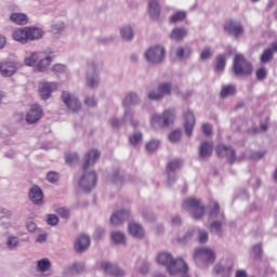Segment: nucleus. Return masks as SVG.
<instances>
[{"instance_id":"obj_1","label":"nucleus","mask_w":277,"mask_h":277,"mask_svg":"<svg viewBox=\"0 0 277 277\" xmlns=\"http://www.w3.org/2000/svg\"><path fill=\"white\" fill-rule=\"evenodd\" d=\"M157 261L159 265H163L164 267H167V272L171 276H174L181 272L185 274V272L189 269V267L187 266V263H185L183 259L174 260V258L172 256V253L170 252L159 253L157 256Z\"/></svg>"},{"instance_id":"obj_2","label":"nucleus","mask_w":277,"mask_h":277,"mask_svg":"<svg viewBox=\"0 0 277 277\" xmlns=\"http://www.w3.org/2000/svg\"><path fill=\"white\" fill-rule=\"evenodd\" d=\"M42 36H44V32L42 29L37 27L17 28L12 34L13 40H15V42H19V44H27V42L40 40Z\"/></svg>"},{"instance_id":"obj_3","label":"nucleus","mask_w":277,"mask_h":277,"mask_svg":"<svg viewBox=\"0 0 277 277\" xmlns=\"http://www.w3.org/2000/svg\"><path fill=\"white\" fill-rule=\"evenodd\" d=\"M233 71L237 77L252 75V64L241 54H236L234 57Z\"/></svg>"},{"instance_id":"obj_4","label":"nucleus","mask_w":277,"mask_h":277,"mask_svg":"<svg viewBox=\"0 0 277 277\" xmlns=\"http://www.w3.org/2000/svg\"><path fill=\"white\" fill-rule=\"evenodd\" d=\"M126 122H130L133 129H137L140 127V121L135 119V110H133L132 108H127L124 110L122 119H110V127L113 129H120V127H122V124H126Z\"/></svg>"},{"instance_id":"obj_5","label":"nucleus","mask_w":277,"mask_h":277,"mask_svg":"<svg viewBox=\"0 0 277 277\" xmlns=\"http://www.w3.org/2000/svg\"><path fill=\"white\" fill-rule=\"evenodd\" d=\"M182 207L185 211H193L194 220H202L205 216V206L200 202V199L188 198L184 200Z\"/></svg>"},{"instance_id":"obj_6","label":"nucleus","mask_w":277,"mask_h":277,"mask_svg":"<svg viewBox=\"0 0 277 277\" xmlns=\"http://www.w3.org/2000/svg\"><path fill=\"white\" fill-rule=\"evenodd\" d=\"M176 118V111L174 109H168L163 113L162 117L159 115H154L151 117V126L157 129L159 127H170Z\"/></svg>"},{"instance_id":"obj_7","label":"nucleus","mask_w":277,"mask_h":277,"mask_svg":"<svg viewBox=\"0 0 277 277\" xmlns=\"http://www.w3.org/2000/svg\"><path fill=\"white\" fill-rule=\"evenodd\" d=\"M144 55L148 64H161L166 57V48L161 45L151 47Z\"/></svg>"},{"instance_id":"obj_8","label":"nucleus","mask_w":277,"mask_h":277,"mask_svg":"<svg viewBox=\"0 0 277 277\" xmlns=\"http://www.w3.org/2000/svg\"><path fill=\"white\" fill-rule=\"evenodd\" d=\"M172 94V84L168 82L160 83L157 89L147 93L149 101H161L164 96Z\"/></svg>"},{"instance_id":"obj_9","label":"nucleus","mask_w":277,"mask_h":277,"mask_svg":"<svg viewBox=\"0 0 277 277\" xmlns=\"http://www.w3.org/2000/svg\"><path fill=\"white\" fill-rule=\"evenodd\" d=\"M96 181H98V176L96 175V171L84 170L83 175L79 181V186L83 192H90L96 187Z\"/></svg>"},{"instance_id":"obj_10","label":"nucleus","mask_w":277,"mask_h":277,"mask_svg":"<svg viewBox=\"0 0 277 277\" xmlns=\"http://www.w3.org/2000/svg\"><path fill=\"white\" fill-rule=\"evenodd\" d=\"M194 259L196 263H215V252L209 248H199L195 250Z\"/></svg>"},{"instance_id":"obj_11","label":"nucleus","mask_w":277,"mask_h":277,"mask_svg":"<svg viewBox=\"0 0 277 277\" xmlns=\"http://www.w3.org/2000/svg\"><path fill=\"white\" fill-rule=\"evenodd\" d=\"M100 83L101 78H98V71H96V63H90L87 70V88L96 90Z\"/></svg>"},{"instance_id":"obj_12","label":"nucleus","mask_w":277,"mask_h":277,"mask_svg":"<svg viewBox=\"0 0 277 277\" xmlns=\"http://www.w3.org/2000/svg\"><path fill=\"white\" fill-rule=\"evenodd\" d=\"M92 240L87 234L79 235L74 243V250L77 254H83V252H88L90 250V246Z\"/></svg>"},{"instance_id":"obj_13","label":"nucleus","mask_w":277,"mask_h":277,"mask_svg":"<svg viewBox=\"0 0 277 277\" xmlns=\"http://www.w3.org/2000/svg\"><path fill=\"white\" fill-rule=\"evenodd\" d=\"M181 166H183V161L179 159H174L167 164L168 185H174L176 182V171L181 170Z\"/></svg>"},{"instance_id":"obj_14","label":"nucleus","mask_w":277,"mask_h":277,"mask_svg":"<svg viewBox=\"0 0 277 277\" xmlns=\"http://www.w3.org/2000/svg\"><path fill=\"white\" fill-rule=\"evenodd\" d=\"M216 155L217 157H221V158L226 157L228 163H235V161L237 160L235 149L226 145H219L216 147Z\"/></svg>"},{"instance_id":"obj_15","label":"nucleus","mask_w":277,"mask_h":277,"mask_svg":"<svg viewBox=\"0 0 277 277\" xmlns=\"http://www.w3.org/2000/svg\"><path fill=\"white\" fill-rule=\"evenodd\" d=\"M101 159V151L98 149H90L84 155V162L82 164L83 170H88L89 168H92Z\"/></svg>"},{"instance_id":"obj_16","label":"nucleus","mask_w":277,"mask_h":277,"mask_svg":"<svg viewBox=\"0 0 277 277\" xmlns=\"http://www.w3.org/2000/svg\"><path fill=\"white\" fill-rule=\"evenodd\" d=\"M57 90V83L55 82H42L39 88V95L43 101L51 98V94Z\"/></svg>"},{"instance_id":"obj_17","label":"nucleus","mask_w":277,"mask_h":277,"mask_svg":"<svg viewBox=\"0 0 277 277\" xmlns=\"http://www.w3.org/2000/svg\"><path fill=\"white\" fill-rule=\"evenodd\" d=\"M224 29L235 38H239V36H242L243 34V25H241V23L239 22H233V21L226 22Z\"/></svg>"},{"instance_id":"obj_18","label":"nucleus","mask_w":277,"mask_h":277,"mask_svg":"<svg viewBox=\"0 0 277 277\" xmlns=\"http://www.w3.org/2000/svg\"><path fill=\"white\" fill-rule=\"evenodd\" d=\"M40 118H42V107H40L38 104H34L26 115V121L29 124H34L35 122H38Z\"/></svg>"},{"instance_id":"obj_19","label":"nucleus","mask_w":277,"mask_h":277,"mask_svg":"<svg viewBox=\"0 0 277 277\" xmlns=\"http://www.w3.org/2000/svg\"><path fill=\"white\" fill-rule=\"evenodd\" d=\"M101 267L103 272L108 274L109 276H115V277H123L124 276V271L119 268L116 265H113L109 262H102Z\"/></svg>"},{"instance_id":"obj_20","label":"nucleus","mask_w":277,"mask_h":277,"mask_svg":"<svg viewBox=\"0 0 277 277\" xmlns=\"http://www.w3.org/2000/svg\"><path fill=\"white\" fill-rule=\"evenodd\" d=\"M130 213L131 212L129 210H120V211L115 212L110 216V224H113V226H120V224H122L123 222H127V220H129Z\"/></svg>"},{"instance_id":"obj_21","label":"nucleus","mask_w":277,"mask_h":277,"mask_svg":"<svg viewBox=\"0 0 277 277\" xmlns=\"http://www.w3.org/2000/svg\"><path fill=\"white\" fill-rule=\"evenodd\" d=\"M184 120H185V133L188 137H192L194 127L196 126V117L194 116V113H192L190 110H187L184 114Z\"/></svg>"},{"instance_id":"obj_22","label":"nucleus","mask_w":277,"mask_h":277,"mask_svg":"<svg viewBox=\"0 0 277 277\" xmlns=\"http://www.w3.org/2000/svg\"><path fill=\"white\" fill-rule=\"evenodd\" d=\"M18 70V67H16V63L14 62H4L1 64L0 72L2 77H12Z\"/></svg>"},{"instance_id":"obj_23","label":"nucleus","mask_w":277,"mask_h":277,"mask_svg":"<svg viewBox=\"0 0 277 277\" xmlns=\"http://www.w3.org/2000/svg\"><path fill=\"white\" fill-rule=\"evenodd\" d=\"M140 95L135 92H129L122 101V106L126 107V109H129V107L140 105Z\"/></svg>"},{"instance_id":"obj_24","label":"nucleus","mask_w":277,"mask_h":277,"mask_svg":"<svg viewBox=\"0 0 277 277\" xmlns=\"http://www.w3.org/2000/svg\"><path fill=\"white\" fill-rule=\"evenodd\" d=\"M29 198L35 205H42L44 194L42 193V189H40V187L35 185L29 190Z\"/></svg>"},{"instance_id":"obj_25","label":"nucleus","mask_w":277,"mask_h":277,"mask_svg":"<svg viewBox=\"0 0 277 277\" xmlns=\"http://www.w3.org/2000/svg\"><path fill=\"white\" fill-rule=\"evenodd\" d=\"M128 230L132 237H135V239H144V227H142L138 223H129Z\"/></svg>"},{"instance_id":"obj_26","label":"nucleus","mask_w":277,"mask_h":277,"mask_svg":"<svg viewBox=\"0 0 277 277\" xmlns=\"http://www.w3.org/2000/svg\"><path fill=\"white\" fill-rule=\"evenodd\" d=\"M52 62H53V57L51 56L43 57L41 55L40 58L37 61L36 69L39 72H44L49 70V67L51 66Z\"/></svg>"},{"instance_id":"obj_27","label":"nucleus","mask_w":277,"mask_h":277,"mask_svg":"<svg viewBox=\"0 0 277 277\" xmlns=\"http://www.w3.org/2000/svg\"><path fill=\"white\" fill-rule=\"evenodd\" d=\"M213 154V143L203 142L199 147L200 159H207Z\"/></svg>"},{"instance_id":"obj_28","label":"nucleus","mask_w":277,"mask_h":277,"mask_svg":"<svg viewBox=\"0 0 277 277\" xmlns=\"http://www.w3.org/2000/svg\"><path fill=\"white\" fill-rule=\"evenodd\" d=\"M149 16L156 21L161 14V8L159 6V0H149L148 3Z\"/></svg>"},{"instance_id":"obj_29","label":"nucleus","mask_w":277,"mask_h":277,"mask_svg":"<svg viewBox=\"0 0 277 277\" xmlns=\"http://www.w3.org/2000/svg\"><path fill=\"white\" fill-rule=\"evenodd\" d=\"M10 21L15 23V25H27L29 23V17L25 13H13L10 16Z\"/></svg>"},{"instance_id":"obj_30","label":"nucleus","mask_w":277,"mask_h":277,"mask_svg":"<svg viewBox=\"0 0 277 277\" xmlns=\"http://www.w3.org/2000/svg\"><path fill=\"white\" fill-rule=\"evenodd\" d=\"M41 55L42 54H40V53L31 52L29 55H27L24 58L25 66H35L36 67Z\"/></svg>"},{"instance_id":"obj_31","label":"nucleus","mask_w":277,"mask_h":277,"mask_svg":"<svg viewBox=\"0 0 277 277\" xmlns=\"http://www.w3.org/2000/svg\"><path fill=\"white\" fill-rule=\"evenodd\" d=\"M237 89L233 84L223 85L221 89V98H228V96H235Z\"/></svg>"},{"instance_id":"obj_32","label":"nucleus","mask_w":277,"mask_h":277,"mask_svg":"<svg viewBox=\"0 0 277 277\" xmlns=\"http://www.w3.org/2000/svg\"><path fill=\"white\" fill-rule=\"evenodd\" d=\"M110 237L114 243L119 246H124L127 243V236L122 232H113Z\"/></svg>"},{"instance_id":"obj_33","label":"nucleus","mask_w":277,"mask_h":277,"mask_svg":"<svg viewBox=\"0 0 277 277\" xmlns=\"http://www.w3.org/2000/svg\"><path fill=\"white\" fill-rule=\"evenodd\" d=\"M187 36V30L185 28H174L171 31L170 38L171 40H175L176 42L183 40Z\"/></svg>"},{"instance_id":"obj_34","label":"nucleus","mask_w":277,"mask_h":277,"mask_svg":"<svg viewBox=\"0 0 277 277\" xmlns=\"http://www.w3.org/2000/svg\"><path fill=\"white\" fill-rule=\"evenodd\" d=\"M120 36H121L122 40L130 42V40H133V28L129 25L121 27Z\"/></svg>"},{"instance_id":"obj_35","label":"nucleus","mask_w":277,"mask_h":277,"mask_svg":"<svg viewBox=\"0 0 277 277\" xmlns=\"http://www.w3.org/2000/svg\"><path fill=\"white\" fill-rule=\"evenodd\" d=\"M175 55L179 60H187L192 55V49L189 47H180L176 49Z\"/></svg>"},{"instance_id":"obj_36","label":"nucleus","mask_w":277,"mask_h":277,"mask_svg":"<svg viewBox=\"0 0 277 277\" xmlns=\"http://www.w3.org/2000/svg\"><path fill=\"white\" fill-rule=\"evenodd\" d=\"M37 269L44 274V272H49L51 269V261L47 258L41 259L37 262Z\"/></svg>"},{"instance_id":"obj_37","label":"nucleus","mask_w":277,"mask_h":277,"mask_svg":"<svg viewBox=\"0 0 277 277\" xmlns=\"http://www.w3.org/2000/svg\"><path fill=\"white\" fill-rule=\"evenodd\" d=\"M274 60V51L272 49L265 50L261 55L262 64H267Z\"/></svg>"},{"instance_id":"obj_38","label":"nucleus","mask_w":277,"mask_h":277,"mask_svg":"<svg viewBox=\"0 0 277 277\" xmlns=\"http://www.w3.org/2000/svg\"><path fill=\"white\" fill-rule=\"evenodd\" d=\"M222 221H214L210 225L211 233H214L215 235L222 236L223 229H222Z\"/></svg>"},{"instance_id":"obj_39","label":"nucleus","mask_w":277,"mask_h":277,"mask_svg":"<svg viewBox=\"0 0 277 277\" xmlns=\"http://www.w3.org/2000/svg\"><path fill=\"white\" fill-rule=\"evenodd\" d=\"M226 68V55L221 54L216 57V70L222 72Z\"/></svg>"},{"instance_id":"obj_40","label":"nucleus","mask_w":277,"mask_h":277,"mask_svg":"<svg viewBox=\"0 0 277 277\" xmlns=\"http://www.w3.org/2000/svg\"><path fill=\"white\" fill-rule=\"evenodd\" d=\"M209 209H210V217H215L220 213V203L216 201L212 200L209 203Z\"/></svg>"},{"instance_id":"obj_41","label":"nucleus","mask_w":277,"mask_h":277,"mask_svg":"<svg viewBox=\"0 0 277 277\" xmlns=\"http://www.w3.org/2000/svg\"><path fill=\"white\" fill-rule=\"evenodd\" d=\"M143 137L141 132H135L129 137L130 144H132V146H137V144L142 143Z\"/></svg>"},{"instance_id":"obj_42","label":"nucleus","mask_w":277,"mask_h":277,"mask_svg":"<svg viewBox=\"0 0 277 277\" xmlns=\"http://www.w3.org/2000/svg\"><path fill=\"white\" fill-rule=\"evenodd\" d=\"M70 109L71 111H79L81 109V101H79V97H70Z\"/></svg>"},{"instance_id":"obj_43","label":"nucleus","mask_w":277,"mask_h":277,"mask_svg":"<svg viewBox=\"0 0 277 277\" xmlns=\"http://www.w3.org/2000/svg\"><path fill=\"white\" fill-rule=\"evenodd\" d=\"M214 272L216 274H226V276H228V274H230L233 272V265H229L227 268H224V266H222V264H216L214 266Z\"/></svg>"},{"instance_id":"obj_44","label":"nucleus","mask_w":277,"mask_h":277,"mask_svg":"<svg viewBox=\"0 0 277 277\" xmlns=\"http://www.w3.org/2000/svg\"><path fill=\"white\" fill-rule=\"evenodd\" d=\"M159 141L157 140H151L146 144V150L147 153H155V150H157V148H159Z\"/></svg>"},{"instance_id":"obj_45","label":"nucleus","mask_w":277,"mask_h":277,"mask_svg":"<svg viewBox=\"0 0 277 277\" xmlns=\"http://www.w3.org/2000/svg\"><path fill=\"white\" fill-rule=\"evenodd\" d=\"M85 271V264L83 263H74L71 266V274H83Z\"/></svg>"},{"instance_id":"obj_46","label":"nucleus","mask_w":277,"mask_h":277,"mask_svg":"<svg viewBox=\"0 0 277 277\" xmlns=\"http://www.w3.org/2000/svg\"><path fill=\"white\" fill-rule=\"evenodd\" d=\"M187 13L183 11H179L173 16H171V23H181V21H185Z\"/></svg>"},{"instance_id":"obj_47","label":"nucleus","mask_w":277,"mask_h":277,"mask_svg":"<svg viewBox=\"0 0 277 277\" xmlns=\"http://www.w3.org/2000/svg\"><path fill=\"white\" fill-rule=\"evenodd\" d=\"M198 241L199 243H207L209 241V232L205 229H200Z\"/></svg>"},{"instance_id":"obj_48","label":"nucleus","mask_w":277,"mask_h":277,"mask_svg":"<svg viewBox=\"0 0 277 277\" xmlns=\"http://www.w3.org/2000/svg\"><path fill=\"white\" fill-rule=\"evenodd\" d=\"M47 181H49V183H57L60 181V173L57 172H49L47 174Z\"/></svg>"},{"instance_id":"obj_49","label":"nucleus","mask_w":277,"mask_h":277,"mask_svg":"<svg viewBox=\"0 0 277 277\" xmlns=\"http://www.w3.org/2000/svg\"><path fill=\"white\" fill-rule=\"evenodd\" d=\"M84 105H87V107H96L98 103L96 102V98L94 97V95H91L84 98Z\"/></svg>"},{"instance_id":"obj_50","label":"nucleus","mask_w":277,"mask_h":277,"mask_svg":"<svg viewBox=\"0 0 277 277\" xmlns=\"http://www.w3.org/2000/svg\"><path fill=\"white\" fill-rule=\"evenodd\" d=\"M181 137H182V133L180 130H175V131L171 132L169 135L170 142H173V143L179 142V140H181Z\"/></svg>"},{"instance_id":"obj_51","label":"nucleus","mask_w":277,"mask_h":277,"mask_svg":"<svg viewBox=\"0 0 277 277\" xmlns=\"http://www.w3.org/2000/svg\"><path fill=\"white\" fill-rule=\"evenodd\" d=\"M47 222L50 226H55L60 222V217L55 214H48Z\"/></svg>"},{"instance_id":"obj_52","label":"nucleus","mask_w":277,"mask_h":277,"mask_svg":"<svg viewBox=\"0 0 277 277\" xmlns=\"http://www.w3.org/2000/svg\"><path fill=\"white\" fill-rule=\"evenodd\" d=\"M267 77V69L265 67H261L260 69L256 70V78L260 81H263Z\"/></svg>"},{"instance_id":"obj_53","label":"nucleus","mask_w":277,"mask_h":277,"mask_svg":"<svg viewBox=\"0 0 277 277\" xmlns=\"http://www.w3.org/2000/svg\"><path fill=\"white\" fill-rule=\"evenodd\" d=\"M52 70L56 75H62L63 72H66V66H64L62 64H56L53 66Z\"/></svg>"},{"instance_id":"obj_54","label":"nucleus","mask_w":277,"mask_h":277,"mask_svg":"<svg viewBox=\"0 0 277 277\" xmlns=\"http://www.w3.org/2000/svg\"><path fill=\"white\" fill-rule=\"evenodd\" d=\"M6 243H8V248H16V246H18V238L17 237H9Z\"/></svg>"},{"instance_id":"obj_55","label":"nucleus","mask_w":277,"mask_h":277,"mask_svg":"<svg viewBox=\"0 0 277 277\" xmlns=\"http://www.w3.org/2000/svg\"><path fill=\"white\" fill-rule=\"evenodd\" d=\"M143 217L144 220H146V222H154L155 214H153V212H150L149 210H146L143 212Z\"/></svg>"},{"instance_id":"obj_56","label":"nucleus","mask_w":277,"mask_h":277,"mask_svg":"<svg viewBox=\"0 0 277 277\" xmlns=\"http://www.w3.org/2000/svg\"><path fill=\"white\" fill-rule=\"evenodd\" d=\"M263 157H265V151H253L251 154V159L254 161H259V159H263Z\"/></svg>"},{"instance_id":"obj_57","label":"nucleus","mask_w":277,"mask_h":277,"mask_svg":"<svg viewBox=\"0 0 277 277\" xmlns=\"http://www.w3.org/2000/svg\"><path fill=\"white\" fill-rule=\"evenodd\" d=\"M211 55H212L211 49L206 48V49H203V51L200 54V60H209V57H211Z\"/></svg>"},{"instance_id":"obj_58","label":"nucleus","mask_w":277,"mask_h":277,"mask_svg":"<svg viewBox=\"0 0 277 277\" xmlns=\"http://www.w3.org/2000/svg\"><path fill=\"white\" fill-rule=\"evenodd\" d=\"M62 100H63V103H65V105L67 107H70V93L64 91L62 94Z\"/></svg>"},{"instance_id":"obj_59","label":"nucleus","mask_w":277,"mask_h":277,"mask_svg":"<svg viewBox=\"0 0 277 277\" xmlns=\"http://www.w3.org/2000/svg\"><path fill=\"white\" fill-rule=\"evenodd\" d=\"M103 235H105V229H103V227H97L94 233L95 239H101Z\"/></svg>"},{"instance_id":"obj_60","label":"nucleus","mask_w":277,"mask_h":277,"mask_svg":"<svg viewBox=\"0 0 277 277\" xmlns=\"http://www.w3.org/2000/svg\"><path fill=\"white\" fill-rule=\"evenodd\" d=\"M150 269V264L148 262H144L142 267L140 268L141 274H148Z\"/></svg>"},{"instance_id":"obj_61","label":"nucleus","mask_w":277,"mask_h":277,"mask_svg":"<svg viewBox=\"0 0 277 277\" xmlns=\"http://www.w3.org/2000/svg\"><path fill=\"white\" fill-rule=\"evenodd\" d=\"M211 131H212L211 124L205 123L202 126V132L205 133V135H211Z\"/></svg>"},{"instance_id":"obj_62","label":"nucleus","mask_w":277,"mask_h":277,"mask_svg":"<svg viewBox=\"0 0 277 277\" xmlns=\"http://www.w3.org/2000/svg\"><path fill=\"white\" fill-rule=\"evenodd\" d=\"M63 29H64V23L58 24V26L54 25L52 27L53 34H60V31H63Z\"/></svg>"},{"instance_id":"obj_63","label":"nucleus","mask_w":277,"mask_h":277,"mask_svg":"<svg viewBox=\"0 0 277 277\" xmlns=\"http://www.w3.org/2000/svg\"><path fill=\"white\" fill-rule=\"evenodd\" d=\"M26 228H27V230H29V233H35V230H36V228H38V226L34 222H28L26 225Z\"/></svg>"},{"instance_id":"obj_64","label":"nucleus","mask_w":277,"mask_h":277,"mask_svg":"<svg viewBox=\"0 0 277 277\" xmlns=\"http://www.w3.org/2000/svg\"><path fill=\"white\" fill-rule=\"evenodd\" d=\"M57 213H58V215H61V217H68V215H69L68 210H66L64 208L58 209Z\"/></svg>"}]
</instances>
